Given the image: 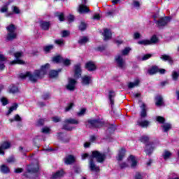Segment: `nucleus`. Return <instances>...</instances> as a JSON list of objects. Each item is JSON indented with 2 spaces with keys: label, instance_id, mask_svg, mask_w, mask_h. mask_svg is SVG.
Returning <instances> with one entry per match:
<instances>
[{
  "label": "nucleus",
  "instance_id": "obj_1",
  "mask_svg": "<svg viewBox=\"0 0 179 179\" xmlns=\"http://www.w3.org/2000/svg\"><path fill=\"white\" fill-rule=\"evenodd\" d=\"M50 69V64L47 63L41 66L40 70H34V74L31 73L30 71H27L26 73H20V79L24 80L26 78H29L30 82L32 83H37L38 79H43L45 74L48 73Z\"/></svg>",
  "mask_w": 179,
  "mask_h": 179
},
{
  "label": "nucleus",
  "instance_id": "obj_2",
  "mask_svg": "<svg viewBox=\"0 0 179 179\" xmlns=\"http://www.w3.org/2000/svg\"><path fill=\"white\" fill-rule=\"evenodd\" d=\"M94 159L96 163H104L106 155L105 153H101L99 150H94L92 152L91 158L90 159V169L91 171H94L95 173L100 172V166L96 165L94 163Z\"/></svg>",
  "mask_w": 179,
  "mask_h": 179
},
{
  "label": "nucleus",
  "instance_id": "obj_3",
  "mask_svg": "<svg viewBox=\"0 0 179 179\" xmlns=\"http://www.w3.org/2000/svg\"><path fill=\"white\" fill-rule=\"evenodd\" d=\"M150 138L148 136H143L140 137L139 141L141 142V143H144L145 145L144 152L148 156H151L152 153H153L156 147H155V143L154 142H150Z\"/></svg>",
  "mask_w": 179,
  "mask_h": 179
},
{
  "label": "nucleus",
  "instance_id": "obj_4",
  "mask_svg": "<svg viewBox=\"0 0 179 179\" xmlns=\"http://www.w3.org/2000/svg\"><path fill=\"white\" fill-rule=\"evenodd\" d=\"M87 128H103V127H107V122L100 118L89 119L87 120Z\"/></svg>",
  "mask_w": 179,
  "mask_h": 179
},
{
  "label": "nucleus",
  "instance_id": "obj_5",
  "mask_svg": "<svg viewBox=\"0 0 179 179\" xmlns=\"http://www.w3.org/2000/svg\"><path fill=\"white\" fill-rule=\"evenodd\" d=\"M22 55L23 52H16L15 53H14V57H15L16 59L10 62V65H23L24 64V61L19 59L22 58Z\"/></svg>",
  "mask_w": 179,
  "mask_h": 179
},
{
  "label": "nucleus",
  "instance_id": "obj_6",
  "mask_svg": "<svg viewBox=\"0 0 179 179\" xmlns=\"http://www.w3.org/2000/svg\"><path fill=\"white\" fill-rule=\"evenodd\" d=\"M171 20V17L166 16L161 17L159 20L155 21L158 27H164L166 24H169V22Z\"/></svg>",
  "mask_w": 179,
  "mask_h": 179
},
{
  "label": "nucleus",
  "instance_id": "obj_7",
  "mask_svg": "<svg viewBox=\"0 0 179 179\" xmlns=\"http://www.w3.org/2000/svg\"><path fill=\"white\" fill-rule=\"evenodd\" d=\"M57 139L62 143H69L71 141V136L64 132L57 133Z\"/></svg>",
  "mask_w": 179,
  "mask_h": 179
},
{
  "label": "nucleus",
  "instance_id": "obj_8",
  "mask_svg": "<svg viewBox=\"0 0 179 179\" xmlns=\"http://www.w3.org/2000/svg\"><path fill=\"white\" fill-rule=\"evenodd\" d=\"M76 80L73 78H69L68 85H66V89L70 92H73L76 89Z\"/></svg>",
  "mask_w": 179,
  "mask_h": 179
},
{
  "label": "nucleus",
  "instance_id": "obj_9",
  "mask_svg": "<svg viewBox=\"0 0 179 179\" xmlns=\"http://www.w3.org/2000/svg\"><path fill=\"white\" fill-rule=\"evenodd\" d=\"M80 63L74 65V78L79 79L82 76V67Z\"/></svg>",
  "mask_w": 179,
  "mask_h": 179
},
{
  "label": "nucleus",
  "instance_id": "obj_10",
  "mask_svg": "<svg viewBox=\"0 0 179 179\" xmlns=\"http://www.w3.org/2000/svg\"><path fill=\"white\" fill-rule=\"evenodd\" d=\"M39 26L43 31H48L50 27H51V22L41 20L39 21Z\"/></svg>",
  "mask_w": 179,
  "mask_h": 179
},
{
  "label": "nucleus",
  "instance_id": "obj_11",
  "mask_svg": "<svg viewBox=\"0 0 179 179\" xmlns=\"http://www.w3.org/2000/svg\"><path fill=\"white\" fill-rule=\"evenodd\" d=\"M85 68L89 72H94V71L97 69V66L96 65V64H94L93 61H89L85 63Z\"/></svg>",
  "mask_w": 179,
  "mask_h": 179
},
{
  "label": "nucleus",
  "instance_id": "obj_12",
  "mask_svg": "<svg viewBox=\"0 0 179 179\" xmlns=\"http://www.w3.org/2000/svg\"><path fill=\"white\" fill-rule=\"evenodd\" d=\"M115 61L117 65V67L120 69H124L125 68V60L120 55L117 56L115 58Z\"/></svg>",
  "mask_w": 179,
  "mask_h": 179
},
{
  "label": "nucleus",
  "instance_id": "obj_13",
  "mask_svg": "<svg viewBox=\"0 0 179 179\" xmlns=\"http://www.w3.org/2000/svg\"><path fill=\"white\" fill-rule=\"evenodd\" d=\"M62 72V69H59L58 70L52 69L48 73V76L50 79H55L59 76V73Z\"/></svg>",
  "mask_w": 179,
  "mask_h": 179
},
{
  "label": "nucleus",
  "instance_id": "obj_14",
  "mask_svg": "<svg viewBox=\"0 0 179 179\" xmlns=\"http://www.w3.org/2000/svg\"><path fill=\"white\" fill-rule=\"evenodd\" d=\"M115 96H116V94H115V92L114 90L108 91V99L110 101V104L112 108H113V107H114V104H115L114 99H115Z\"/></svg>",
  "mask_w": 179,
  "mask_h": 179
},
{
  "label": "nucleus",
  "instance_id": "obj_15",
  "mask_svg": "<svg viewBox=\"0 0 179 179\" xmlns=\"http://www.w3.org/2000/svg\"><path fill=\"white\" fill-rule=\"evenodd\" d=\"M10 148V143L8 141H3L0 145V155H5V151L3 150L9 149Z\"/></svg>",
  "mask_w": 179,
  "mask_h": 179
},
{
  "label": "nucleus",
  "instance_id": "obj_16",
  "mask_svg": "<svg viewBox=\"0 0 179 179\" xmlns=\"http://www.w3.org/2000/svg\"><path fill=\"white\" fill-rule=\"evenodd\" d=\"M76 162V159L75 158V156L72 155H69L64 158V163L67 165L69 166L71 164H73Z\"/></svg>",
  "mask_w": 179,
  "mask_h": 179
},
{
  "label": "nucleus",
  "instance_id": "obj_17",
  "mask_svg": "<svg viewBox=\"0 0 179 179\" xmlns=\"http://www.w3.org/2000/svg\"><path fill=\"white\" fill-rule=\"evenodd\" d=\"M64 176H65V171H64V169H61V170L57 171L55 173H53L50 178L51 179L61 178V177H64Z\"/></svg>",
  "mask_w": 179,
  "mask_h": 179
},
{
  "label": "nucleus",
  "instance_id": "obj_18",
  "mask_svg": "<svg viewBox=\"0 0 179 179\" xmlns=\"http://www.w3.org/2000/svg\"><path fill=\"white\" fill-rule=\"evenodd\" d=\"M78 12L81 15H83L84 13H90V8L85 4H80L78 8Z\"/></svg>",
  "mask_w": 179,
  "mask_h": 179
},
{
  "label": "nucleus",
  "instance_id": "obj_19",
  "mask_svg": "<svg viewBox=\"0 0 179 179\" xmlns=\"http://www.w3.org/2000/svg\"><path fill=\"white\" fill-rule=\"evenodd\" d=\"M16 38H17V34L15 32H8L6 38V41H13Z\"/></svg>",
  "mask_w": 179,
  "mask_h": 179
},
{
  "label": "nucleus",
  "instance_id": "obj_20",
  "mask_svg": "<svg viewBox=\"0 0 179 179\" xmlns=\"http://www.w3.org/2000/svg\"><path fill=\"white\" fill-rule=\"evenodd\" d=\"M155 100L157 107H162V106L164 104V101H163V96H162V95H157Z\"/></svg>",
  "mask_w": 179,
  "mask_h": 179
},
{
  "label": "nucleus",
  "instance_id": "obj_21",
  "mask_svg": "<svg viewBox=\"0 0 179 179\" xmlns=\"http://www.w3.org/2000/svg\"><path fill=\"white\" fill-rule=\"evenodd\" d=\"M125 153H127L125 148H121L118 152V162H122L124 157H125Z\"/></svg>",
  "mask_w": 179,
  "mask_h": 179
},
{
  "label": "nucleus",
  "instance_id": "obj_22",
  "mask_svg": "<svg viewBox=\"0 0 179 179\" xmlns=\"http://www.w3.org/2000/svg\"><path fill=\"white\" fill-rule=\"evenodd\" d=\"M103 37L104 40H110L111 37H113V34L111 33V31L107 28L103 29Z\"/></svg>",
  "mask_w": 179,
  "mask_h": 179
},
{
  "label": "nucleus",
  "instance_id": "obj_23",
  "mask_svg": "<svg viewBox=\"0 0 179 179\" xmlns=\"http://www.w3.org/2000/svg\"><path fill=\"white\" fill-rule=\"evenodd\" d=\"M82 83L83 85H85V86L89 85L92 83V76H84L82 78Z\"/></svg>",
  "mask_w": 179,
  "mask_h": 179
},
{
  "label": "nucleus",
  "instance_id": "obj_24",
  "mask_svg": "<svg viewBox=\"0 0 179 179\" xmlns=\"http://www.w3.org/2000/svg\"><path fill=\"white\" fill-rule=\"evenodd\" d=\"M160 58L162 59V61H168L170 65H173V64H174V60L173 59V58H171V57H170V55H162Z\"/></svg>",
  "mask_w": 179,
  "mask_h": 179
},
{
  "label": "nucleus",
  "instance_id": "obj_25",
  "mask_svg": "<svg viewBox=\"0 0 179 179\" xmlns=\"http://www.w3.org/2000/svg\"><path fill=\"white\" fill-rule=\"evenodd\" d=\"M141 118H146V117H148V112L146 110V104L145 103H142L141 106Z\"/></svg>",
  "mask_w": 179,
  "mask_h": 179
},
{
  "label": "nucleus",
  "instance_id": "obj_26",
  "mask_svg": "<svg viewBox=\"0 0 179 179\" xmlns=\"http://www.w3.org/2000/svg\"><path fill=\"white\" fill-rule=\"evenodd\" d=\"M159 72V66L155 65L152 66L150 69L148 70V73H149L150 76L152 75H156Z\"/></svg>",
  "mask_w": 179,
  "mask_h": 179
},
{
  "label": "nucleus",
  "instance_id": "obj_27",
  "mask_svg": "<svg viewBox=\"0 0 179 179\" xmlns=\"http://www.w3.org/2000/svg\"><path fill=\"white\" fill-rule=\"evenodd\" d=\"M8 92L11 94H15L19 92V88L15 85H11L8 87Z\"/></svg>",
  "mask_w": 179,
  "mask_h": 179
},
{
  "label": "nucleus",
  "instance_id": "obj_28",
  "mask_svg": "<svg viewBox=\"0 0 179 179\" xmlns=\"http://www.w3.org/2000/svg\"><path fill=\"white\" fill-rule=\"evenodd\" d=\"M108 131L110 135H113L117 131V125L115 124H108Z\"/></svg>",
  "mask_w": 179,
  "mask_h": 179
},
{
  "label": "nucleus",
  "instance_id": "obj_29",
  "mask_svg": "<svg viewBox=\"0 0 179 179\" xmlns=\"http://www.w3.org/2000/svg\"><path fill=\"white\" fill-rule=\"evenodd\" d=\"M63 59L64 57H62V56L57 55L52 58V61L54 62V64H61L63 61Z\"/></svg>",
  "mask_w": 179,
  "mask_h": 179
},
{
  "label": "nucleus",
  "instance_id": "obj_30",
  "mask_svg": "<svg viewBox=\"0 0 179 179\" xmlns=\"http://www.w3.org/2000/svg\"><path fill=\"white\" fill-rule=\"evenodd\" d=\"M150 124V122H149V120L137 122V125H138V127H141V128H148Z\"/></svg>",
  "mask_w": 179,
  "mask_h": 179
},
{
  "label": "nucleus",
  "instance_id": "obj_31",
  "mask_svg": "<svg viewBox=\"0 0 179 179\" xmlns=\"http://www.w3.org/2000/svg\"><path fill=\"white\" fill-rule=\"evenodd\" d=\"M128 160H131V166L132 167V169H135V167H136V166L138 164V161H136L135 156H134L132 155H129Z\"/></svg>",
  "mask_w": 179,
  "mask_h": 179
},
{
  "label": "nucleus",
  "instance_id": "obj_32",
  "mask_svg": "<svg viewBox=\"0 0 179 179\" xmlns=\"http://www.w3.org/2000/svg\"><path fill=\"white\" fill-rule=\"evenodd\" d=\"M40 168H38V166H32L29 165L27 169V173H38V170Z\"/></svg>",
  "mask_w": 179,
  "mask_h": 179
},
{
  "label": "nucleus",
  "instance_id": "obj_33",
  "mask_svg": "<svg viewBox=\"0 0 179 179\" xmlns=\"http://www.w3.org/2000/svg\"><path fill=\"white\" fill-rule=\"evenodd\" d=\"M65 124H70L71 125H78L79 124V120L73 118H69L64 120Z\"/></svg>",
  "mask_w": 179,
  "mask_h": 179
},
{
  "label": "nucleus",
  "instance_id": "obj_34",
  "mask_svg": "<svg viewBox=\"0 0 179 179\" xmlns=\"http://www.w3.org/2000/svg\"><path fill=\"white\" fill-rule=\"evenodd\" d=\"M0 171L1 173H3V174H8V173H10V169L5 164H2L1 166Z\"/></svg>",
  "mask_w": 179,
  "mask_h": 179
},
{
  "label": "nucleus",
  "instance_id": "obj_35",
  "mask_svg": "<svg viewBox=\"0 0 179 179\" xmlns=\"http://www.w3.org/2000/svg\"><path fill=\"white\" fill-rule=\"evenodd\" d=\"M56 17H58L59 22H65V14L64 13L57 12L55 14Z\"/></svg>",
  "mask_w": 179,
  "mask_h": 179
},
{
  "label": "nucleus",
  "instance_id": "obj_36",
  "mask_svg": "<svg viewBox=\"0 0 179 179\" xmlns=\"http://www.w3.org/2000/svg\"><path fill=\"white\" fill-rule=\"evenodd\" d=\"M78 27L79 31H85L86 29H87V24L82 21Z\"/></svg>",
  "mask_w": 179,
  "mask_h": 179
},
{
  "label": "nucleus",
  "instance_id": "obj_37",
  "mask_svg": "<svg viewBox=\"0 0 179 179\" xmlns=\"http://www.w3.org/2000/svg\"><path fill=\"white\" fill-rule=\"evenodd\" d=\"M62 129H64V131H67L69 132H71V131H73V129H75V127L69 126V123H65L64 122Z\"/></svg>",
  "mask_w": 179,
  "mask_h": 179
},
{
  "label": "nucleus",
  "instance_id": "obj_38",
  "mask_svg": "<svg viewBox=\"0 0 179 179\" xmlns=\"http://www.w3.org/2000/svg\"><path fill=\"white\" fill-rule=\"evenodd\" d=\"M139 83H141V81L139 80V79H136L135 80L134 83H132V82L129 83L128 87L129 89H134L135 86H138Z\"/></svg>",
  "mask_w": 179,
  "mask_h": 179
},
{
  "label": "nucleus",
  "instance_id": "obj_39",
  "mask_svg": "<svg viewBox=\"0 0 179 179\" xmlns=\"http://www.w3.org/2000/svg\"><path fill=\"white\" fill-rule=\"evenodd\" d=\"M150 45H152V44H157L159 43V38H157V36L152 35L150 38V40H149Z\"/></svg>",
  "mask_w": 179,
  "mask_h": 179
},
{
  "label": "nucleus",
  "instance_id": "obj_40",
  "mask_svg": "<svg viewBox=\"0 0 179 179\" xmlns=\"http://www.w3.org/2000/svg\"><path fill=\"white\" fill-rule=\"evenodd\" d=\"M52 50H54V45H48L43 47V51L46 54L51 52Z\"/></svg>",
  "mask_w": 179,
  "mask_h": 179
},
{
  "label": "nucleus",
  "instance_id": "obj_41",
  "mask_svg": "<svg viewBox=\"0 0 179 179\" xmlns=\"http://www.w3.org/2000/svg\"><path fill=\"white\" fill-rule=\"evenodd\" d=\"M17 107H19L17 103H13V106L9 108L7 115H9V114H10L13 111H16V110H17Z\"/></svg>",
  "mask_w": 179,
  "mask_h": 179
},
{
  "label": "nucleus",
  "instance_id": "obj_42",
  "mask_svg": "<svg viewBox=\"0 0 179 179\" xmlns=\"http://www.w3.org/2000/svg\"><path fill=\"white\" fill-rule=\"evenodd\" d=\"M6 30L8 31V33H15L16 31V26H15L13 24H11L6 27Z\"/></svg>",
  "mask_w": 179,
  "mask_h": 179
},
{
  "label": "nucleus",
  "instance_id": "obj_43",
  "mask_svg": "<svg viewBox=\"0 0 179 179\" xmlns=\"http://www.w3.org/2000/svg\"><path fill=\"white\" fill-rule=\"evenodd\" d=\"M78 44H86V43H89V38L87 36H83L80 40L78 41Z\"/></svg>",
  "mask_w": 179,
  "mask_h": 179
},
{
  "label": "nucleus",
  "instance_id": "obj_44",
  "mask_svg": "<svg viewBox=\"0 0 179 179\" xmlns=\"http://www.w3.org/2000/svg\"><path fill=\"white\" fill-rule=\"evenodd\" d=\"M94 51H96L98 52H103V51H106V45H99L96 48H94Z\"/></svg>",
  "mask_w": 179,
  "mask_h": 179
},
{
  "label": "nucleus",
  "instance_id": "obj_45",
  "mask_svg": "<svg viewBox=\"0 0 179 179\" xmlns=\"http://www.w3.org/2000/svg\"><path fill=\"white\" fill-rule=\"evenodd\" d=\"M45 122V120L43 118H40L37 120L36 123V127H43Z\"/></svg>",
  "mask_w": 179,
  "mask_h": 179
},
{
  "label": "nucleus",
  "instance_id": "obj_46",
  "mask_svg": "<svg viewBox=\"0 0 179 179\" xmlns=\"http://www.w3.org/2000/svg\"><path fill=\"white\" fill-rule=\"evenodd\" d=\"M137 43L140 45H150L149 40L148 39L139 41L137 42Z\"/></svg>",
  "mask_w": 179,
  "mask_h": 179
},
{
  "label": "nucleus",
  "instance_id": "obj_47",
  "mask_svg": "<svg viewBox=\"0 0 179 179\" xmlns=\"http://www.w3.org/2000/svg\"><path fill=\"white\" fill-rule=\"evenodd\" d=\"M162 128L164 129V131L169 132L170 129H171V124L170 123H166L164 126H162Z\"/></svg>",
  "mask_w": 179,
  "mask_h": 179
},
{
  "label": "nucleus",
  "instance_id": "obj_48",
  "mask_svg": "<svg viewBox=\"0 0 179 179\" xmlns=\"http://www.w3.org/2000/svg\"><path fill=\"white\" fill-rule=\"evenodd\" d=\"M156 121L159 124H164V122H166V119L162 116H157Z\"/></svg>",
  "mask_w": 179,
  "mask_h": 179
},
{
  "label": "nucleus",
  "instance_id": "obj_49",
  "mask_svg": "<svg viewBox=\"0 0 179 179\" xmlns=\"http://www.w3.org/2000/svg\"><path fill=\"white\" fill-rule=\"evenodd\" d=\"M178 78H179V74L177 71H173L172 73V79L173 80H174L175 82L178 80Z\"/></svg>",
  "mask_w": 179,
  "mask_h": 179
},
{
  "label": "nucleus",
  "instance_id": "obj_50",
  "mask_svg": "<svg viewBox=\"0 0 179 179\" xmlns=\"http://www.w3.org/2000/svg\"><path fill=\"white\" fill-rule=\"evenodd\" d=\"M62 62L63 63V65H64V66H69L71 65V59H69L63 58Z\"/></svg>",
  "mask_w": 179,
  "mask_h": 179
},
{
  "label": "nucleus",
  "instance_id": "obj_51",
  "mask_svg": "<svg viewBox=\"0 0 179 179\" xmlns=\"http://www.w3.org/2000/svg\"><path fill=\"white\" fill-rule=\"evenodd\" d=\"M170 156H171V152L170 151L165 150L164 153L163 155V157H164V160H167V159H169V157H170Z\"/></svg>",
  "mask_w": 179,
  "mask_h": 179
},
{
  "label": "nucleus",
  "instance_id": "obj_52",
  "mask_svg": "<svg viewBox=\"0 0 179 179\" xmlns=\"http://www.w3.org/2000/svg\"><path fill=\"white\" fill-rule=\"evenodd\" d=\"M50 97H51V94L50 92L43 93V94L42 95V99L43 100H48V99H50Z\"/></svg>",
  "mask_w": 179,
  "mask_h": 179
},
{
  "label": "nucleus",
  "instance_id": "obj_53",
  "mask_svg": "<svg viewBox=\"0 0 179 179\" xmlns=\"http://www.w3.org/2000/svg\"><path fill=\"white\" fill-rule=\"evenodd\" d=\"M1 102L2 103V106H8V104H9L8 99L3 96L1 99Z\"/></svg>",
  "mask_w": 179,
  "mask_h": 179
},
{
  "label": "nucleus",
  "instance_id": "obj_54",
  "mask_svg": "<svg viewBox=\"0 0 179 179\" xmlns=\"http://www.w3.org/2000/svg\"><path fill=\"white\" fill-rule=\"evenodd\" d=\"M130 51H131V48H124V50L122 51V55H128Z\"/></svg>",
  "mask_w": 179,
  "mask_h": 179
},
{
  "label": "nucleus",
  "instance_id": "obj_55",
  "mask_svg": "<svg viewBox=\"0 0 179 179\" xmlns=\"http://www.w3.org/2000/svg\"><path fill=\"white\" fill-rule=\"evenodd\" d=\"M85 113H86V108H83L80 109V110L77 113V115H78V117H82V115H85Z\"/></svg>",
  "mask_w": 179,
  "mask_h": 179
},
{
  "label": "nucleus",
  "instance_id": "obj_56",
  "mask_svg": "<svg viewBox=\"0 0 179 179\" xmlns=\"http://www.w3.org/2000/svg\"><path fill=\"white\" fill-rule=\"evenodd\" d=\"M55 43L57 45H59L60 47L65 45V43H64V40H62V39H57V40H55Z\"/></svg>",
  "mask_w": 179,
  "mask_h": 179
},
{
  "label": "nucleus",
  "instance_id": "obj_57",
  "mask_svg": "<svg viewBox=\"0 0 179 179\" xmlns=\"http://www.w3.org/2000/svg\"><path fill=\"white\" fill-rule=\"evenodd\" d=\"M73 169H74V173H76V174H80L81 171L80 166L75 165L73 166Z\"/></svg>",
  "mask_w": 179,
  "mask_h": 179
},
{
  "label": "nucleus",
  "instance_id": "obj_58",
  "mask_svg": "<svg viewBox=\"0 0 179 179\" xmlns=\"http://www.w3.org/2000/svg\"><path fill=\"white\" fill-rule=\"evenodd\" d=\"M73 108V103H69V106L65 108L64 111L66 113H68V111H71V110H72Z\"/></svg>",
  "mask_w": 179,
  "mask_h": 179
},
{
  "label": "nucleus",
  "instance_id": "obj_59",
  "mask_svg": "<svg viewBox=\"0 0 179 179\" xmlns=\"http://www.w3.org/2000/svg\"><path fill=\"white\" fill-rule=\"evenodd\" d=\"M114 13H115V10H111L106 13V16H107L108 17H110L111 16H113Z\"/></svg>",
  "mask_w": 179,
  "mask_h": 179
},
{
  "label": "nucleus",
  "instance_id": "obj_60",
  "mask_svg": "<svg viewBox=\"0 0 179 179\" xmlns=\"http://www.w3.org/2000/svg\"><path fill=\"white\" fill-rule=\"evenodd\" d=\"M150 58H152V54H145L143 56L142 61H147Z\"/></svg>",
  "mask_w": 179,
  "mask_h": 179
},
{
  "label": "nucleus",
  "instance_id": "obj_61",
  "mask_svg": "<svg viewBox=\"0 0 179 179\" xmlns=\"http://www.w3.org/2000/svg\"><path fill=\"white\" fill-rule=\"evenodd\" d=\"M0 12L1 13H6V12H8V6L4 5L1 8Z\"/></svg>",
  "mask_w": 179,
  "mask_h": 179
},
{
  "label": "nucleus",
  "instance_id": "obj_62",
  "mask_svg": "<svg viewBox=\"0 0 179 179\" xmlns=\"http://www.w3.org/2000/svg\"><path fill=\"white\" fill-rule=\"evenodd\" d=\"M13 13H15V15H19L20 13V10L17 6H14L13 8Z\"/></svg>",
  "mask_w": 179,
  "mask_h": 179
},
{
  "label": "nucleus",
  "instance_id": "obj_63",
  "mask_svg": "<svg viewBox=\"0 0 179 179\" xmlns=\"http://www.w3.org/2000/svg\"><path fill=\"white\" fill-rule=\"evenodd\" d=\"M7 163H15V157L11 156L6 159Z\"/></svg>",
  "mask_w": 179,
  "mask_h": 179
},
{
  "label": "nucleus",
  "instance_id": "obj_64",
  "mask_svg": "<svg viewBox=\"0 0 179 179\" xmlns=\"http://www.w3.org/2000/svg\"><path fill=\"white\" fill-rule=\"evenodd\" d=\"M135 179H143L142 174H141L139 172H137L135 176Z\"/></svg>",
  "mask_w": 179,
  "mask_h": 179
}]
</instances>
